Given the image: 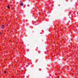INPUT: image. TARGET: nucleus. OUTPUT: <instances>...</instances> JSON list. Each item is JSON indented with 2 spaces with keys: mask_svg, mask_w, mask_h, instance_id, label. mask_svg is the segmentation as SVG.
I'll return each mask as SVG.
<instances>
[{
  "mask_svg": "<svg viewBox=\"0 0 78 78\" xmlns=\"http://www.w3.org/2000/svg\"><path fill=\"white\" fill-rule=\"evenodd\" d=\"M0 34H1L0 33Z\"/></svg>",
  "mask_w": 78,
  "mask_h": 78,
  "instance_id": "6",
  "label": "nucleus"
},
{
  "mask_svg": "<svg viewBox=\"0 0 78 78\" xmlns=\"http://www.w3.org/2000/svg\"><path fill=\"white\" fill-rule=\"evenodd\" d=\"M6 71H5L4 72V73H6Z\"/></svg>",
  "mask_w": 78,
  "mask_h": 78,
  "instance_id": "4",
  "label": "nucleus"
},
{
  "mask_svg": "<svg viewBox=\"0 0 78 78\" xmlns=\"http://www.w3.org/2000/svg\"><path fill=\"white\" fill-rule=\"evenodd\" d=\"M21 6H23V2H22L21 4H20Z\"/></svg>",
  "mask_w": 78,
  "mask_h": 78,
  "instance_id": "1",
  "label": "nucleus"
},
{
  "mask_svg": "<svg viewBox=\"0 0 78 78\" xmlns=\"http://www.w3.org/2000/svg\"><path fill=\"white\" fill-rule=\"evenodd\" d=\"M7 8H9H9H10L9 6V5H8V6H7Z\"/></svg>",
  "mask_w": 78,
  "mask_h": 78,
  "instance_id": "2",
  "label": "nucleus"
},
{
  "mask_svg": "<svg viewBox=\"0 0 78 78\" xmlns=\"http://www.w3.org/2000/svg\"><path fill=\"white\" fill-rule=\"evenodd\" d=\"M2 29H4V27H2Z\"/></svg>",
  "mask_w": 78,
  "mask_h": 78,
  "instance_id": "5",
  "label": "nucleus"
},
{
  "mask_svg": "<svg viewBox=\"0 0 78 78\" xmlns=\"http://www.w3.org/2000/svg\"><path fill=\"white\" fill-rule=\"evenodd\" d=\"M2 27H4V25H2Z\"/></svg>",
  "mask_w": 78,
  "mask_h": 78,
  "instance_id": "3",
  "label": "nucleus"
}]
</instances>
